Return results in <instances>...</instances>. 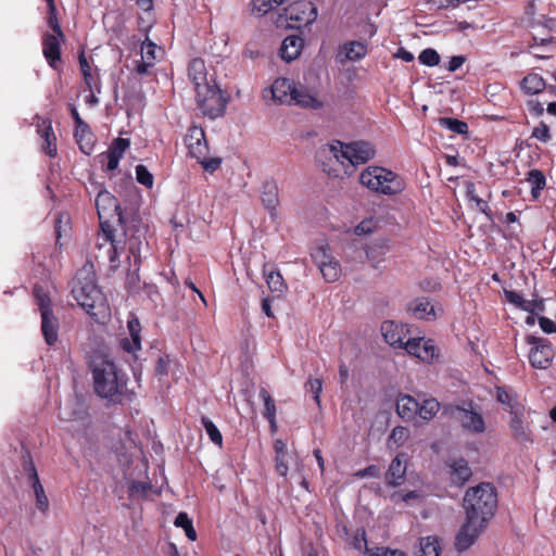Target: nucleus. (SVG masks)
Instances as JSON below:
<instances>
[{
    "instance_id": "nucleus-1",
    "label": "nucleus",
    "mask_w": 556,
    "mask_h": 556,
    "mask_svg": "<svg viewBox=\"0 0 556 556\" xmlns=\"http://www.w3.org/2000/svg\"><path fill=\"white\" fill-rule=\"evenodd\" d=\"M90 369L98 396L115 405L132 401L135 394L127 388L128 378L113 361L105 356L96 357L91 361Z\"/></svg>"
},
{
    "instance_id": "nucleus-2",
    "label": "nucleus",
    "mask_w": 556,
    "mask_h": 556,
    "mask_svg": "<svg viewBox=\"0 0 556 556\" xmlns=\"http://www.w3.org/2000/svg\"><path fill=\"white\" fill-rule=\"evenodd\" d=\"M96 207L100 219L101 233L98 235L97 249L99 254L97 258H106L111 264H115L118 261L121 252L124 250V241L117 240L114 235V229L108 220H103L105 217L111 216L113 213H117L118 219L122 217L119 211V204L117 199L109 191L102 190L96 198Z\"/></svg>"
},
{
    "instance_id": "nucleus-3",
    "label": "nucleus",
    "mask_w": 556,
    "mask_h": 556,
    "mask_svg": "<svg viewBox=\"0 0 556 556\" xmlns=\"http://www.w3.org/2000/svg\"><path fill=\"white\" fill-rule=\"evenodd\" d=\"M497 507V492L493 484L481 482L469 488L463 500L466 517L488 526Z\"/></svg>"
},
{
    "instance_id": "nucleus-4",
    "label": "nucleus",
    "mask_w": 556,
    "mask_h": 556,
    "mask_svg": "<svg viewBox=\"0 0 556 556\" xmlns=\"http://www.w3.org/2000/svg\"><path fill=\"white\" fill-rule=\"evenodd\" d=\"M72 294L91 317L99 320L108 313V304L104 294L96 282V276L91 271H80L76 276L72 288Z\"/></svg>"
},
{
    "instance_id": "nucleus-5",
    "label": "nucleus",
    "mask_w": 556,
    "mask_h": 556,
    "mask_svg": "<svg viewBox=\"0 0 556 556\" xmlns=\"http://www.w3.org/2000/svg\"><path fill=\"white\" fill-rule=\"evenodd\" d=\"M359 182L371 192L388 197L397 195L406 188L405 179L382 166H368L359 175Z\"/></svg>"
},
{
    "instance_id": "nucleus-6",
    "label": "nucleus",
    "mask_w": 556,
    "mask_h": 556,
    "mask_svg": "<svg viewBox=\"0 0 556 556\" xmlns=\"http://www.w3.org/2000/svg\"><path fill=\"white\" fill-rule=\"evenodd\" d=\"M338 144L339 147L331 144L329 152L342 164L344 161H348L353 166L365 164L371 160L376 153L374 146L366 141H356L349 144L338 142Z\"/></svg>"
},
{
    "instance_id": "nucleus-7",
    "label": "nucleus",
    "mask_w": 556,
    "mask_h": 556,
    "mask_svg": "<svg viewBox=\"0 0 556 556\" xmlns=\"http://www.w3.org/2000/svg\"><path fill=\"white\" fill-rule=\"evenodd\" d=\"M195 92L198 108L204 116L215 119L224 115L227 100L215 83Z\"/></svg>"
},
{
    "instance_id": "nucleus-8",
    "label": "nucleus",
    "mask_w": 556,
    "mask_h": 556,
    "mask_svg": "<svg viewBox=\"0 0 556 556\" xmlns=\"http://www.w3.org/2000/svg\"><path fill=\"white\" fill-rule=\"evenodd\" d=\"M526 343L531 346L528 358L533 368L546 369L552 365L554 348L548 339L529 334L526 337Z\"/></svg>"
},
{
    "instance_id": "nucleus-9",
    "label": "nucleus",
    "mask_w": 556,
    "mask_h": 556,
    "mask_svg": "<svg viewBox=\"0 0 556 556\" xmlns=\"http://www.w3.org/2000/svg\"><path fill=\"white\" fill-rule=\"evenodd\" d=\"M453 414L462 428L471 434H481L486 430L480 406L469 401L466 406H456Z\"/></svg>"
},
{
    "instance_id": "nucleus-10",
    "label": "nucleus",
    "mask_w": 556,
    "mask_h": 556,
    "mask_svg": "<svg viewBox=\"0 0 556 556\" xmlns=\"http://www.w3.org/2000/svg\"><path fill=\"white\" fill-rule=\"evenodd\" d=\"M285 15L289 21V26L292 28H300L307 26L316 21L317 9L313 2L300 0L290 3L285 9Z\"/></svg>"
},
{
    "instance_id": "nucleus-11",
    "label": "nucleus",
    "mask_w": 556,
    "mask_h": 556,
    "mask_svg": "<svg viewBox=\"0 0 556 556\" xmlns=\"http://www.w3.org/2000/svg\"><path fill=\"white\" fill-rule=\"evenodd\" d=\"M328 245H320L312 252V258L317 264L323 277L328 282L337 281L341 276V265L329 253Z\"/></svg>"
},
{
    "instance_id": "nucleus-12",
    "label": "nucleus",
    "mask_w": 556,
    "mask_h": 556,
    "mask_svg": "<svg viewBox=\"0 0 556 556\" xmlns=\"http://www.w3.org/2000/svg\"><path fill=\"white\" fill-rule=\"evenodd\" d=\"M184 142L188 150V156L202 160L204 155H208V142L202 126L192 124L185 135Z\"/></svg>"
},
{
    "instance_id": "nucleus-13",
    "label": "nucleus",
    "mask_w": 556,
    "mask_h": 556,
    "mask_svg": "<svg viewBox=\"0 0 556 556\" xmlns=\"http://www.w3.org/2000/svg\"><path fill=\"white\" fill-rule=\"evenodd\" d=\"M404 350L412 356L425 363H432L439 357V349L433 340L425 338H412L405 342Z\"/></svg>"
},
{
    "instance_id": "nucleus-14",
    "label": "nucleus",
    "mask_w": 556,
    "mask_h": 556,
    "mask_svg": "<svg viewBox=\"0 0 556 556\" xmlns=\"http://www.w3.org/2000/svg\"><path fill=\"white\" fill-rule=\"evenodd\" d=\"M66 37L56 36V34L45 33L41 37L42 54L53 70H59L61 65L62 45L65 43Z\"/></svg>"
},
{
    "instance_id": "nucleus-15",
    "label": "nucleus",
    "mask_w": 556,
    "mask_h": 556,
    "mask_svg": "<svg viewBox=\"0 0 556 556\" xmlns=\"http://www.w3.org/2000/svg\"><path fill=\"white\" fill-rule=\"evenodd\" d=\"M526 408L522 404L511 406L509 429L514 439L519 443L532 442L529 425L525 420Z\"/></svg>"
},
{
    "instance_id": "nucleus-16",
    "label": "nucleus",
    "mask_w": 556,
    "mask_h": 556,
    "mask_svg": "<svg viewBox=\"0 0 556 556\" xmlns=\"http://www.w3.org/2000/svg\"><path fill=\"white\" fill-rule=\"evenodd\" d=\"M485 528V525H480V522L466 517L455 536V548L458 552L467 551Z\"/></svg>"
},
{
    "instance_id": "nucleus-17",
    "label": "nucleus",
    "mask_w": 556,
    "mask_h": 556,
    "mask_svg": "<svg viewBox=\"0 0 556 556\" xmlns=\"http://www.w3.org/2000/svg\"><path fill=\"white\" fill-rule=\"evenodd\" d=\"M36 131L42 139L41 150L50 157H55L58 153L56 136L52 128V122L39 115L35 116Z\"/></svg>"
},
{
    "instance_id": "nucleus-18",
    "label": "nucleus",
    "mask_w": 556,
    "mask_h": 556,
    "mask_svg": "<svg viewBox=\"0 0 556 556\" xmlns=\"http://www.w3.org/2000/svg\"><path fill=\"white\" fill-rule=\"evenodd\" d=\"M381 333L388 344L396 349H404V338L408 333V329L404 324L384 320L381 324Z\"/></svg>"
},
{
    "instance_id": "nucleus-19",
    "label": "nucleus",
    "mask_w": 556,
    "mask_h": 556,
    "mask_svg": "<svg viewBox=\"0 0 556 556\" xmlns=\"http://www.w3.org/2000/svg\"><path fill=\"white\" fill-rule=\"evenodd\" d=\"M295 84L293 80L285 77L275 79L270 86L271 98L281 104H291L294 99Z\"/></svg>"
},
{
    "instance_id": "nucleus-20",
    "label": "nucleus",
    "mask_w": 556,
    "mask_h": 556,
    "mask_svg": "<svg viewBox=\"0 0 556 556\" xmlns=\"http://www.w3.org/2000/svg\"><path fill=\"white\" fill-rule=\"evenodd\" d=\"M446 465L450 469L451 481L455 485H464L472 475L468 462L463 457L452 458L447 460Z\"/></svg>"
},
{
    "instance_id": "nucleus-21",
    "label": "nucleus",
    "mask_w": 556,
    "mask_h": 556,
    "mask_svg": "<svg viewBox=\"0 0 556 556\" xmlns=\"http://www.w3.org/2000/svg\"><path fill=\"white\" fill-rule=\"evenodd\" d=\"M41 325L40 330L43 336L45 342L49 346H53L59 340L60 321L59 318L51 313H43L40 315Z\"/></svg>"
},
{
    "instance_id": "nucleus-22",
    "label": "nucleus",
    "mask_w": 556,
    "mask_h": 556,
    "mask_svg": "<svg viewBox=\"0 0 556 556\" xmlns=\"http://www.w3.org/2000/svg\"><path fill=\"white\" fill-rule=\"evenodd\" d=\"M188 77L194 86V90L203 89L205 86H211L207 80V72L205 63L200 58H194L188 65Z\"/></svg>"
},
{
    "instance_id": "nucleus-23",
    "label": "nucleus",
    "mask_w": 556,
    "mask_h": 556,
    "mask_svg": "<svg viewBox=\"0 0 556 556\" xmlns=\"http://www.w3.org/2000/svg\"><path fill=\"white\" fill-rule=\"evenodd\" d=\"M405 454H399L392 459L386 472V482L391 486L403 484L406 476V465L404 464Z\"/></svg>"
},
{
    "instance_id": "nucleus-24",
    "label": "nucleus",
    "mask_w": 556,
    "mask_h": 556,
    "mask_svg": "<svg viewBox=\"0 0 556 556\" xmlns=\"http://www.w3.org/2000/svg\"><path fill=\"white\" fill-rule=\"evenodd\" d=\"M130 338H122L119 340V346L128 353L134 354L136 351L141 349V326L137 318H131L127 323Z\"/></svg>"
},
{
    "instance_id": "nucleus-25",
    "label": "nucleus",
    "mask_w": 556,
    "mask_h": 556,
    "mask_svg": "<svg viewBox=\"0 0 556 556\" xmlns=\"http://www.w3.org/2000/svg\"><path fill=\"white\" fill-rule=\"evenodd\" d=\"M303 48V39L296 35L286 37L281 43L279 53L282 60L291 62L295 60Z\"/></svg>"
},
{
    "instance_id": "nucleus-26",
    "label": "nucleus",
    "mask_w": 556,
    "mask_h": 556,
    "mask_svg": "<svg viewBox=\"0 0 556 556\" xmlns=\"http://www.w3.org/2000/svg\"><path fill=\"white\" fill-rule=\"evenodd\" d=\"M29 479L31 481V486L35 493L36 507L41 513L46 514L49 509V500L46 495L45 489L39 480V476L33 463H30Z\"/></svg>"
},
{
    "instance_id": "nucleus-27",
    "label": "nucleus",
    "mask_w": 556,
    "mask_h": 556,
    "mask_svg": "<svg viewBox=\"0 0 556 556\" xmlns=\"http://www.w3.org/2000/svg\"><path fill=\"white\" fill-rule=\"evenodd\" d=\"M74 138L83 153L87 155L92 153L96 142L94 135L87 123L84 126L75 127Z\"/></svg>"
},
{
    "instance_id": "nucleus-28",
    "label": "nucleus",
    "mask_w": 556,
    "mask_h": 556,
    "mask_svg": "<svg viewBox=\"0 0 556 556\" xmlns=\"http://www.w3.org/2000/svg\"><path fill=\"white\" fill-rule=\"evenodd\" d=\"M519 87L525 94L535 96L546 89V81L541 75L529 73L519 81Z\"/></svg>"
},
{
    "instance_id": "nucleus-29",
    "label": "nucleus",
    "mask_w": 556,
    "mask_h": 556,
    "mask_svg": "<svg viewBox=\"0 0 556 556\" xmlns=\"http://www.w3.org/2000/svg\"><path fill=\"white\" fill-rule=\"evenodd\" d=\"M278 186L274 180H266L261 189V199L263 205L269 211L273 212L276 210L279 204V194H278Z\"/></svg>"
},
{
    "instance_id": "nucleus-30",
    "label": "nucleus",
    "mask_w": 556,
    "mask_h": 556,
    "mask_svg": "<svg viewBox=\"0 0 556 556\" xmlns=\"http://www.w3.org/2000/svg\"><path fill=\"white\" fill-rule=\"evenodd\" d=\"M396 412L404 420H413L417 416L418 402L410 395H401L396 401Z\"/></svg>"
},
{
    "instance_id": "nucleus-31",
    "label": "nucleus",
    "mask_w": 556,
    "mask_h": 556,
    "mask_svg": "<svg viewBox=\"0 0 556 556\" xmlns=\"http://www.w3.org/2000/svg\"><path fill=\"white\" fill-rule=\"evenodd\" d=\"M292 103L305 108L318 110L321 109L324 103L315 94L311 93L306 88L296 87L294 92V99Z\"/></svg>"
},
{
    "instance_id": "nucleus-32",
    "label": "nucleus",
    "mask_w": 556,
    "mask_h": 556,
    "mask_svg": "<svg viewBox=\"0 0 556 556\" xmlns=\"http://www.w3.org/2000/svg\"><path fill=\"white\" fill-rule=\"evenodd\" d=\"M408 308L416 318H419V319H430V318L434 319L435 318L434 307L428 298H419V299L414 300L409 304Z\"/></svg>"
},
{
    "instance_id": "nucleus-33",
    "label": "nucleus",
    "mask_w": 556,
    "mask_h": 556,
    "mask_svg": "<svg viewBox=\"0 0 556 556\" xmlns=\"http://www.w3.org/2000/svg\"><path fill=\"white\" fill-rule=\"evenodd\" d=\"M340 52L343 53L349 61H359L367 54V45L362 41H349L341 46Z\"/></svg>"
},
{
    "instance_id": "nucleus-34",
    "label": "nucleus",
    "mask_w": 556,
    "mask_h": 556,
    "mask_svg": "<svg viewBox=\"0 0 556 556\" xmlns=\"http://www.w3.org/2000/svg\"><path fill=\"white\" fill-rule=\"evenodd\" d=\"M78 62H79L80 72H81V75L84 78V83L86 84L88 90L92 92L93 87H96L97 81L99 80V76H98V74L92 73V68L85 55L84 50H81L78 53Z\"/></svg>"
},
{
    "instance_id": "nucleus-35",
    "label": "nucleus",
    "mask_w": 556,
    "mask_h": 556,
    "mask_svg": "<svg viewBox=\"0 0 556 556\" xmlns=\"http://www.w3.org/2000/svg\"><path fill=\"white\" fill-rule=\"evenodd\" d=\"M33 296H34L36 305L38 306L40 315H42L43 313L53 312L52 301H51L48 292L45 290V288L42 286H40V285L34 286Z\"/></svg>"
},
{
    "instance_id": "nucleus-36",
    "label": "nucleus",
    "mask_w": 556,
    "mask_h": 556,
    "mask_svg": "<svg viewBox=\"0 0 556 556\" xmlns=\"http://www.w3.org/2000/svg\"><path fill=\"white\" fill-rule=\"evenodd\" d=\"M527 181L531 186V194L534 199H538L541 194V191L546 186V178L542 170L540 169H531L527 175Z\"/></svg>"
},
{
    "instance_id": "nucleus-37",
    "label": "nucleus",
    "mask_w": 556,
    "mask_h": 556,
    "mask_svg": "<svg viewBox=\"0 0 556 556\" xmlns=\"http://www.w3.org/2000/svg\"><path fill=\"white\" fill-rule=\"evenodd\" d=\"M440 409V403L435 399L425 400L421 404L418 403L417 415L426 420L430 421L438 414Z\"/></svg>"
},
{
    "instance_id": "nucleus-38",
    "label": "nucleus",
    "mask_w": 556,
    "mask_h": 556,
    "mask_svg": "<svg viewBox=\"0 0 556 556\" xmlns=\"http://www.w3.org/2000/svg\"><path fill=\"white\" fill-rule=\"evenodd\" d=\"M266 283L271 292L282 294L287 290V285L282 275L278 270L264 271Z\"/></svg>"
},
{
    "instance_id": "nucleus-39",
    "label": "nucleus",
    "mask_w": 556,
    "mask_h": 556,
    "mask_svg": "<svg viewBox=\"0 0 556 556\" xmlns=\"http://www.w3.org/2000/svg\"><path fill=\"white\" fill-rule=\"evenodd\" d=\"M441 547L435 536H427L420 541V552L418 556H440Z\"/></svg>"
},
{
    "instance_id": "nucleus-40",
    "label": "nucleus",
    "mask_w": 556,
    "mask_h": 556,
    "mask_svg": "<svg viewBox=\"0 0 556 556\" xmlns=\"http://www.w3.org/2000/svg\"><path fill=\"white\" fill-rule=\"evenodd\" d=\"M174 525L185 530L186 536L190 541L197 540V531L193 527L192 520L189 518L187 513H179L175 518Z\"/></svg>"
},
{
    "instance_id": "nucleus-41",
    "label": "nucleus",
    "mask_w": 556,
    "mask_h": 556,
    "mask_svg": "<svg viewBox=\"0 0 556 556\" xmlns=\"http://www.w3.org/2000/svg\"><path fill=\"white\" fill-rule=\"evenodd\" d=\"M439 124L442 127L450 129L451 131L458 135H467L468 134V125L466 122L452 118V117H441L439 119Z\"/></svg>"
},
{
    "instance_id": "nucleus-42",
    "label": "nucleus",
    "mask_w": 556,
    "mask_h": 556,
    "mask_svg": "<svg viewBox=\"0 0 556 556\" xmlns=\"http://www.w3.org/2000/svg\"><path fill=\"white\" fill-rule=\"evenodd\" d=\"M504 294L509 303L514 304L515 306L525 312L533 314V302L525 300L521 295H519L516 291L513 290H504Z\"/></svg>"
},
{
    "instance_id": "nucleus-43",
    "label": "nucleus",
    "mask_w": 556,
    "mask_h": 556,
    "mask_svg": "<svg viewBox=\"0 0 556 556\" xmlns=\"http://www.w3.org/2000/svg\"><path fill=\"white\" fill-rule=\"evenodd\" d=\"M258 396L264 403L263 417L264 418H266V417L273 418V416H276V414H277L276 403H275V400L273 399V396L270 395V393L268 392V390L265 388H261Z\"/></svg>"
},
{
    "instance_id": "nucleus-44",
    "label": "nucleus",
    "mask_w": 556,
    "mask_h": 556,
    "mask_svg": "<svg viewBox=\"0 0 556 556\" xmlns=\"http://www.w3.org/2000/svg\"><path fill=\"white\" fill-rule=\"evenodd\" d=\"M201 424L204 427L210 440L220 447L223 445V435L216 425L205 416L202 417Z\"/></svg>"
},
{
    "instance_id": "nucleus-45",
    "label": "nucleus",
    "mask_w": 556,
    "mask_h": 556,
    "mask_svg": "<svg viewBox=\"0 0 556 556\" xmlns=\"http://www.w3.org/2000/svg\"><path fill=\"white\" fill-rule=\"evenodd\" d=\"M496 400L505 406L508 413H511V406L520 404L516 397L504 387H496Z\"/></svg>"
},
{
    "instance_id": "nucleus-46",
    "label": "nucleus",
    "mask_w": 556,
    "mask_h": 556,
    "mask_svg": "<svg viewBox=\"0 0 556 556\" xmlns=\"http://www.w3.org/2000/svg\"><path fill=\"white\" fill-rule=\"evenodd\" d=\"M440 54L432 48L422 50L418 56V61L426 66H437L440 63Z\"/></svg>"
},
{
    "instance_id": "nucleus-47",
    "label": "nucleus",
    "mask_w": 556,
    "mask_h": 556,
    "mask_svg": "<svg viewBox=\"0 0 556 556\" xmlns=\"http://www.w3.org/2000/svg\"><path fill=\"white\" fill-rule=\"evenodd\" d=\"M531 138L539 140L542 143H547L552 140L549 126L545 122H540L538 126L532 129Z\"/></svg>"
},
{
    "instance_id": "nucleus-48",
    "label": "nucleus",
    "mask_w": 556,
    "mask_h": 556,
    "mask_svg": "<svg viewBox=\"0 0 556 556\" xmlns=\"http://www.w3.org/2000/svg\"><path fill=\"white\" fill-rule=\"evenodd\" d=\"M46 20H47L48 26L52 30L51 34H56V36L63 37L64 31H63V29H62V27L60 25L59 18H58L56 7L48 9V14H47V18Z\"/></svg>"
},
{
    "instance_id": "nucleus-49",
    "label": "nucleus",
    "mask_w": 556,
    "mask_h": 556,
    "mask_svg": "<svg viewBox=\"0 0 556 556\" xmlns=\"http://www.w3.org/2000/svg\"><path fill=\"white\" fill-rule=\"evenodd\" d=\"M151 490V484L142 481H132L128 488L129 497H144Z\"/></svg>"
},
{
    "instance_id": "nucleus-50",
    "label": "nucleus",
    "mask_w": 556,
    "mask_h": 556,
    "mask_svg": "<svg viewBox=\"0 0 556 556\" xmlns=\"http://www.w3.org/2000/svg\"><path fill=\"white\" fill-rule=\"evenodd\" d=\"M409 438V430L405 427H395L389 437V441L393 442L396 446H402Z\"/></svg>"
},
{
    "instance_id": "nucleus-51",
    "label": "nucleus",
    "mask_w": 556,
    "mask_h": 556,
    "mask_svg": "<svg viewBox=\"0 0 556 556\" xmlns=\"http://www.w3.org/2000/svg\"><path fill=\"white\" fill-rule=\"evenodd\" d=\"M136 179L139 184L147 188H151L154 181L153 175L144 165L141 164L136 166Z\"/></svg>"
},
{
    "instance_id": "nucleus-52",
    "label": "nucleus",
    "mask_w": 556,
    "mask_h": 556,
    "mask_svg": "<svg viewBox=\"0 0 556 556\" xmlns=\"http://www.w3.org/2000/svg\"><path fill=\"white\" fill-rule=\"evenodd\" d=\"M130 147V140L126 138H116L112 141V143L109 146L108 151L111 152V154L118 155L119 157H123L126 150Z\"/></svg>"
},
{
    "instance_id": "nucleus-53",
    "label": "nucleus",
    "mask_w": 556,
    "mask_h": 556,
    "mask_svg": "<svg viewBox=\"0 0 556 556\" xmlns=\"http://www.w3.org/2000/svg\"><path fill=\"white\" fill-rule=\"evenodd\" d=\"M306 389L314 394V401L320 406V393L323 391V381L319 378H309L305 383Z\"/></svg>"
},
{
    "instance_id": "nucleus-54",
    "label": "nucleus",
    "mask_w": 556,
    "mask_h": 556,
    "mask_svg": "<svg viewBox=\"0 0 556 556\" xmlns=\"http://www.w3.org/2000/svg\"><path fill=\"white\" fill-rule=\"evenodd\" d=\"M99 157H100V162L102 164H104V162H105V170H108V172L115 170L118 166L121 159H122L118 155H115L114 153L111 154V152H109L108 150L105 152L101 153Z\"/></svg>"
},
{
    "instance_id": "nucleus-55",
    "label": "nucleus",
    "mask_w": 556,
    "mask_h": 556,
    "mask_svg": "<svg viewBox=\"0 0 556 556\" xmlns=\"http://www.w3.org/2000/svg\"><path fill=\"white\" fill-rule=\"evenodd\" d=\"M199 164L203 167V169L210 174L215 173L217 169H219L222 165V159L220 157H208L207 155H204L202 160H197Z\"/></svg>"
},
{
    "instance_id": "nucleus-56",
    "label": "nucleus",
    "mask_w": 556,
    "mask_h": 556,
    "mask_svg": "<svg viewBox=\"0 0 556 556\" xmlns=\"http://www.w3.org/2000/svg\"><path fill=\"white\" fill-rule=\"evenodd\" d=\"M155 52H156V45L154 42L150 41L149 39H146L141 43V58L142 59L154 63V61L156 60Z\"/></svg>"
},
{
    "instance_id": "nucleus-57",
    "label": "nucleus",
    "mask_w": 556,
    "mask_h": 556,
    "mask_svg": "<svg viewBox=\"0 0 556 556\" xmlns=\"http://www.w3.org/2000/svg\"><path fill=\"white\" fill-rule=\"evenodd\" d=\"M275 469L279 476L287 477L289 472L287 455H275Z\"/></svg>"
},
{
    "instance_id": "nucleus-58",
    "label": "nucleus",
    "mask_w": 556,
    "mask_h": 556,
    "mask_svg": "<svg viewBox=\"0 0 556 556\" xmlns=\"http://www.w3.org/2000/svg\"><path fill=\"white\" fill-rule=\"evenodd\" d=\"M77 405V408H75L71 416L67 418V420H79V421H85L87 419H89V414H88V410L87 408L79 404V403H76Z\"/></svg>"
},
{
    "instance_id": "nucleus-59",
    "label": "nucleus",
    "mask_w": 556,
    "mask_h": 556,
    "mask_svg": "<svg viewBox=\"0 0 556 556\" xmlns=\"http://www.w3.org/2000/svg\"><path fill=\"white\" fill-rule=\"evenodd\" d=\"M397 498H400L401 501H403L405 503H409L413 500L420 498V493L418 491H408L406 493L396 492V493L392 494V500L394 502H397Z\"/></svg>"
},
{
    "instance_id": "nucleus-60",
    "label": "nucleus",
    "mask_w": 556,
    "mask_h": 556,
    "mask_svg": "<svg viewBox=\"0 0 556 556\" xmlns=\"http://www.w3.org/2000/svg\"><path fill=\"white\" fill-rule=\"evenodd\" d=\"M355 476L357 478H365V477H374L377 478L380 476V468L377 465H369L365 467L362 470H358Z\"/></svg>"
},
{
    "instance_id": "nucleus-61",
    "label": "nucleus",
    "mask_w": 556,
    "mask_h": 556,
    "mask_svg": "<svg viewBox=\"0 0 556 556\" xmlns=\"http://www.w3.org/2000/svg\"><path fill=\"white\" fill-rule=\"evenodd\" d=\"M538 320L540 328L545 333H556V324L552 319L545 316H540Z\"/></svg>"
},
{
    "instance_id": "nucleus-62",
    "label": "nucleus",
    "mask_w": 556,
    "mask_h": 556,
    "mask_svg": "<svg viewBox=\"0 0 556 556\" xmlns=\"http://www.w3.org/2000/svg\"><path fill=\"white\" fill-rule=\"evenodd\" d=\"M154 66V63L150 62V61H147L144 59L141 58L140 61H137L136 62V65L134 67V71L138 74V75H146L149 73L150 68H152Z\"/></svg>"
},
{
    "instance_id": "nucleus-63",
    "label": "nucleus",
    "mask_w": 556,
    "mask_h": 556,
    "mask_svg": "<svg viewBox=\"0 0 556 556\" xmlns=\"http://www.w3.org/2000/svg\"><path fill=\"white\" fill-rule=\"evenodd\" d=\"M527 109L530 112V114L538 116V117L543 115V113H544V106L538 100H529L527 102Z\"/></svg>"
},
{
    "instance_id": "nucleus-64",
    "label": "nucleus",
    "mask_w": 556,
    "mask_h": 556,
    "mask_svg": "<svg viewBox=\"0 0 556 556\" xmlns=\"http://www.w3.org/2000/svg\"><path fill=\"white\" fill-rule=\"evenodd\" d=\"M155 372L164 376L168 374V359L160 356L155 364Z\"/></svg>"
}]
</instances>
